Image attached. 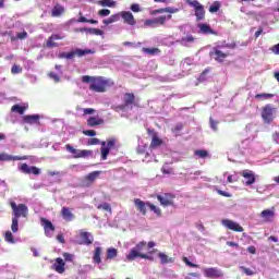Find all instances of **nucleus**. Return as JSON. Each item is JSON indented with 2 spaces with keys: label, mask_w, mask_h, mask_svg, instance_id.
I'll use <instances>...</instances> for the list:
<instances>
[{
  "label": "nucleus",
  "mask_w": 279,
  "mask_h": 279,
  "mask_svg": "<svg viewBox=\"0 0 279 279\" xmlns=\"http://www.w3.org/2000/svg\"><path fill=\"white\" fill-rule=\"evenodd\" d=\"M82 82L89 84V90L94 93H106L110 86H114V82L110 78H105L101 76H88L82 77Z\"/></svg>",
  "instance_id": "nucleus-1"
},
{
  "label": "nucleus",
  "mask_w": 279,
  "mask_h": 279,
  "mask_svg": "<svg viewBox=\"0 0 279 279\" xmlns=\"http://www.w3.org/2000/svg\"><path fill=\"white\" fill-rule=\"evenodd\" d=\"M90 53H95L92 49H75L70 52H60L58 58L61 60H74V58H83V56H88Z\"/></svg>",
  "instance_id": "nucleus-2"
},
{
  "label": "nucleus",
  "mask_w": 279,
  "mask_h": 279,
  "mask_svg": "<svg viewBox=\"0 0 279 279\" xmlns=\"http://www.w3.org/2000/svg\"><path fill=\"white\" fill-rule=\"evenodd\" d=\"M276 112H278V109L271 105H266L262 109V119L264 123H271L274 119H276Z\"/></svg>",
  "instance_id": "nucleus-3"
},
{
  "label": "nucleus",
  "mask_w": 279,
  "mask_h": 279,
  "mask_svg": "<svg viewBox=\"0 0 279 279\" xmlns=\"http://www.w3.org/2000/svg\"><path fill=\"white\" fill-rule=\"evenodd\" d=\"M187 5L194 8L196 21H204L206 19V10L197 0H187Z\"/></svg>",
  "instance_id": "nucleus-4"
},
{
  "label": "nucleus",
  "mask_w": 279,
  "mask_h": 279,
  "mask_svg": "<svg viewBox=\"0 0 279 279\" xmlns=\"http://www.w3.org/2000/svg\"><path fill=\"white\" fill-rule=\"evenodd\" d=\"M11 208L13 211V217L20 219V217H27L29 209L27 208V205L25 204H19L11 202Z\"/></svg>",
  "instance_id": "nucleus-5"
},
{
  "label": "nucleus",
  "mask_w": 279,
  "mask_h": 279,
  "mask_svg": "<svg viewBox=\"0 0 279 279\" xmlns=\"http://www.w3.org/2000/svg\"><path fill=\"white\" fill-rule=\"evenodd\" d=\"M221 46L214 47L209 51V58L213 60H216V62H223L228 56H230V52H223L220 50Z\"/></svg>",
  "instance_id": "nucleus-6"
},
{
  "label": "nucleus",
  "mask_w": 279,
  "mask_h": 279,
  "mask_svg": "<svg viewBox=\"0 0 279 279\" xmlns=\"http://www.w3.org/2000/svg\"><path fill=\"white\" fill-rule=\"evenodd\" d=\"M240 175H242V178H244L245 186H252V184H255V182H256V174L252 170H243L240 172Z\"/></svg>",
  "instance_id": "nucleus-7"
},
{
  "label": "nucleus",
  "mask_w": 279,
  "mask_h": 279,
  "mask_svg": "<svg viewBox=\"0 0 279 279\" xmlns=\"http://www.w3.org/2000/svg\"><path fill=\"white\" fill-rule=\"evenodd\" d=\"M114 143H117V141L114 140H109L107 142V146H106V142H101V159L102 160H107L108 159V155L110 154V149H112V147H114Z\"/></svg>",
  "instance_id": "nucleus-8"
},
{
  "label": "nucleus",
  "mask_w": 279,
  "mask_h": 279,
  "mask_svg": "<svg viewBox=\"0 0 279 279\" xmlns=\"http://www.w3.org/2000/svg\"><path fill=\"white\" fill-rule=\"evenodd\" d=\"M221 225L228 230H232L233 232H243V227L233 220L222 219Z\"/></svg>",
  "instance_id": "nucleus-9"
},
{
  "label": "nucleus",
  "mask_w": 279,
  "mask_h": 279,
  "mask_svg": "<svg viewBox=\"0 0 279 279\" xmlns=\"http://www.w3.org/2000/svg\"><path fill=\"white\" fill-rule=\"evenodd\" d=\"M205 278H223V272L219 268H203Z\"/></svg>",
  "instance_id": "nucleus-10"
},
{
  "label": "nucleus",
  "mask_w": 279,
  "mask_h": 279,
  "mask_svg": "<svg viewBox=\"0 0 279 279\" xmlns=\"http://www.w3.org/2000/svg\"><path fill=\"white\" fill-rule=\"evenodd\" d=\"M19 170L22 173H26V174L33 173V175H40V168H38L36 166H29L27 163H22L19 167Z\"/></svg>",
  "instance_id": "nucleus-11"
},
{
  "label": "nucleus",
  "mask_w": 279,
  "mask_h": 279,
  "mask_svg": "<svg viewBox=\"0 0 279 279\" xmlns=\"http://www.w3.org/2000/svg\"><path fill=\"white\" fill-rule=\"evenodd\" d=\"M40 221L41 226L44 227L46 236H53V232H56V227L53 223H51V221L46 218H41Z\"/></svg>",
  "instance_id": "nucleus-12"
},
{
  "label": "nucleus",
  "mask_w": 279,
  "mask_h": 279,
  "mask_svg": "<svg viewBox=\"0 0 279 279\" xmlns=\"http://www.w3.org/2000/svg\"><path fill=\"white\" fill-rule=\"evenodd\" d=\"M126 258L129 260H136V258H145L146 260H154L153 256H149L147 254L137 253L135 250H131L128 254Z\"/></svg>",
  "instance_id": "nucleus-13"
},
{
  "label": "nucleus",
  "mask_w": 279,
  "mask_h": 279,
  "mask_svg": "<svg viewBox=\"0 0 279 279\" xmlns=\"http://www.w3.org/2000/svg\"><path fill=\"white\" fill-rule=\"evenodd\" d=\"M157 199L161 206H173V195L171 194L157 195Z\"/></svg>",
  "instance_id": "nucleus-14"
},
{
  "label": "nucleus",
  "mask_w": 279,
  "mask_h": 279,
  "mask_svg": "<svg viewBox=\"0 0 279 279\" xmlns=\"http://www.w3.org/2000/svg\"><path fill=\"white\" fill-rule=\"evenodd\" d=\"M120 16H122V19H123L124 23H126V25H131V26L136 25V19H134V14H132V12L123 11L120 13Z\"/></svg>",
  "instance_id": "nucleus-15"
},
{
  "label": "nucleus",
  "mask_w": 279,
  "mask_h": 279,
  "mask_svg": "<svg viewBox=\"0 0 279 279\" xmlns=\"http://www.w3.org/2000/svg\"><path fill=\"white\" fill-rule=\"evenodd\" d=\"M64 36L52 34L46 41V47L48 49H53V47H59L58 43H54L53 40H63Z\"/></svg>",
  "instance_id": "nucleus-16"
},
{
  "label": "nucleus",
  "mask_w": 279,
  "mask_h": 279,
  "mask_svg": "<svg viewBox=\"0 0 279 279\" xmlns=\"http://www.w3.org/2000/svg\"><path fill=\"white\" fill-rule=\"evenodd\" d=\"M80 234L83 240L82 242H78L80 245H93V241H95V239L90 232L81 231Z\"/></svg>",
  "instance_id": "nucleus-17"
},
{
  "label": "nucleus",
  "mask_w": 279,
  "mask_h": 279,
  "mask_svg": "<svg viewBox=\"0 0 279 279\" xmlns=\"http://www.w3.org/2000/svg\"><path fill=\"white\" fill-rule=\"evenodd\" d=\"M101 175V171L90 172L85 177L84 186H90Z\"/></svg>",
  "instance_id": "nucleus-18"
},
{
  "label": "nucleus",
  "mask_w": 279,
  "mask_h": 279,
  "mask_svg": "<svg viewBox=\"0 0 279 279\" xmlns=\"http://www.w3.org/2000/svg\"><path fill=\"white\" fill-rule=\"evenodd\" d=\"M180 10L178 8H173V7H167L163 9H156L153 11V14H175L178 13Z\"/></svg>",
  "instance_id": "nucleus-19"
},
{
  "label": "nucleus",
  "mask_w": 279,
  "mask_h": 279,
  "mask_svg": "<svg viewBox=\"0 0 279 279\" xmlns=\"http://www.w3.org/2000/svg\"><path fill=\"white\" fill-rule=\"evenodd\" d=\"M64 259H62L61 257L56 258V263L53 264L54 271H57V274H64Z\"/></svg>",
  "instance_id": "nucleus-20"
},
{
  "label": "nucleus",
  "mask_w": 279,
  "mask_h": 279,
  "mask_svg": "<svg viewBox=\"0 0 279 279\" xmlns=\"http://www.w3.org/2000/svg\"><path fill=\"white\" fill-rule=\"evenodd\" d=\"M260 217H262V219H264L267 222L274 221V217H276V213L274 211V208L265 209L260 213Z\"/></svg>",
  "instance_id": "nucleus-21"
},
{
  "label": "nucleus",
  "mask_w": 279,
  "mask_h": 279,
  "mask_svg": "<svg viewBox=\"0 0 279 279\" xmlns=\"http://www.w3.org/2000/svg\"><path fill=\"white\" fill-rule=\"evenodd\" d=\"M61 216L64 221H73V219H75V215L71 213V209L69 207H62Z\"/></svg>",
  "instance_id": "nucleus-22"
},
{
  "label": "nucleus",
  "mask_w": 279,
  "mask_h": 279,
  "mask_svg": "<svg viewBox=\"0 0 279 279\" xmlns=\"http://www.w3.org/2000/svg\"><path fill=\"white\" fill-rule=\"evenodd\" d=\"M0 160L1 161H10V160H27V156H11L5 153L0 154Z\"/></svg>",
  "instance_id": "nucleus-23"
},
{
  "label": "nucleus",
  "mask_w": 279,
  "mask_h": 279,
  "mask_svg": "<svg viewBox=\"0 0 279 279\" xmlns=\"http://www.w3.org/2000/svg\"><path fill=\"white\" fill-rule=\"evenodd\" d=\"M87 125L89 128H96V125H104V119L98 118V117H90L87 120Z\"/></svg>",
  "instance_id": "nucleus-24"
},
{
  "label": "nucleus",
  "mask_w": 279,
  "mask_h": 279,
  "mask_svg": "<svg viewBox=\"0 0 279 279\" xmlns=\"http://www.w3.org/2000/svg\"><path fill=\"white\" fill-rule=\"evenodd\" d=\"M134 204H135L137 210H140V213H142V215H147V206H146L145 202L141 201V198H136L134 201Z\"/></svg>",
  "instance_id": "nucleus-25"
},
{
  "label": "nucleus",
  "mask_w": 279,
  "mask_h": 279,
  "mask_svg": "<svg viewBox=\"0 0 279 279\" xmlns=\"http://www.w3.org/2000/svg\"><path fill=\"white\" fill-rule=\"evenodd\" d=\"M62 14H64V7L61 4H56L51 10V16L58 17L62 16Z\"/></svg>",
  "instance_id": "nucleus-26"
},
{
  "label": "nucleus",
  "mask_w": 279,
  "mask_h": 279,
  "mask_svg": "<svg viewBox=\"0 0 279 279\" xmlns=\"http://www.w3.org/2000/svg\"><path fill=\"white\" fill-rule=\"evenodd\" d=\"M135 99L136 97L134 96V94L126 93L124 95V105L128 106L130 110H132V105L134 104Z\"/></svg>",
  "instance_id": "nucleus-27"
},
{
  "label": "nucleus",
  "mask_w": 279,
  "mask_h": 279,
  "mask_svg": "<svg viewBox=\"0 0 279 279\" xmlns=\"http://www.w3.org/2000/svg\"><path fill=\"white\" fill-rule=\"evenodd\" d=\"M172 13L168 14V15H160L159 17H155L157 25H165L167 23V21H171V19H173V15H171Z\"/></svg>",
  "instance_id": "nucleus-28"
},
{
  "label": "nucleus",
  "mask_w": 279,
  "mask_h": 279,
  "mask_svg": "<svg viewBox=\"0 0 279 279\" xmlns=\"http://www.w3.org/2000/svg\"><path fill=\"white\" fill-rule=\"evenodd\" d=\"M81 32H86L87 34H90L92 36H104V31L99 28H83Z\"/></svg>",
  "instance_id": "nucleus-29"
},
{
  "label": "nucleus",
  "mask_w": 279,
  "mask_h": 279,
  "mask_svg": "<svg viewBox=\"0 0 279 279\" xmlns=\"http://www.w3.org/2000/svg\"><path fill=\"white\" fill-rule=\"evenodd\" d=\"M198 27L202 34H215V31L208 24H199Z\"/></svg>",
  "instance_id": "nucleus-30"
},
{
  "label": "nucleus",
  "mask_w": 279,
  "mask_h": 279,
  "mask_svg": "<svg viewBox=\"0 0 279 279\" xmlns=\"http://www.w3.org/2000/svg\"><path fill=\"white\" fill-rule=\"evenodd\" d=\"M93 260L97 265H99V263H101V247L98 246L95 248Z\"/></svg>",
  "instance_id": "nucleus-31"
},
{
  "label": "nucleus",
  "mask_w": 279,
  "mask_h": 279,
  "mask_svg": "<svg viewBox=\"0 0 279 279\" xmlns=\"http://www.w3.org/2000/svg\"><path fill=\"white\" fill-rule=\"evenodd\" d=\"M158 257L161 260V265H168L169 263H173V258L168 257L167 254H165V253H159Z\"/></svg>",
  "instance_id": "nucleus-32"
},
{
  "label": "nucleus",
  "mask_w": 279,
  "mask_h": 279,
  "mask_svg": "<svg viewBox=\"0 0 279 279\" xmlns=\"http://www.w3.org/2000/svg\"><path fill=\"white\" fill-rule=\"evenodd\" d=\"M40 119V116L33 114V116H24L25 123H36Z\"/></svg>",
  "instance_id": "nucleus-33"
},
{
  "label": "nucleus",
  "mask_w": 279,
  "mask_h": 279,
  "mask_svg": "<svg viewBox=\"0 0 279 279\" xmlns=\"http://www.w3.org/2000/svg\"><path fill=\"white\" fill-rule=\"evenodd\" d=\"M27 38V32L23 31L22 33H17L16 37H11L12 43H16V40H25Z\"/></svg>",
  "instance_id": "nucleus-34"
},
{
  "label": "nucleus",
  "mask_w": 279,
  "mask_h": 279,
  "mask_svg": "<svg viewBox=\"0 0 279 279\" xmlns=\"http://www.w3.org/2000/svg\"><path fill=\"white\" fill-rule=\"evenodd\" d=\"M142 51L148 56H156V53H160V49L158 48H143Z\"/></svg>",
  "instance_id": "nucleus-35"
},
{
  "label": "nucleus",
  "mask_w": 279,
  "mask_h": 279,
  "mask_svg": "<svg viewBox=\"0 0 279 279\" xmlns=\"http://www.w3.org/2000/svg\"><path fill=\"white\" fill-rule=\"evenodd\" d=\"M187 43H195V37H193V35H187L181 38V45H183V47H186Z\"/></svg>",
  "instance_id": "nucleus-36"
},
{
  "label": "nucleus",
  "mask_w": 279,
  "mask_h": 279,
  "mask_svg": "<svg viewBox=\"0 0 279 279\" xmlns=\"http://www.w3.org/2000/svg\"><path fill=\"white\" fill-rule=\"evenodd\" d=\"M118 251L114 247L107 250V258L112 260V258H117Z\"/></svg>",
  "instance_id": "nucleus-37"
},
{
  "label": "nucleus",
  "mask_w": 279,
  "mask_h": 279,
  "mask_svg": "<svg viewBox=\"0 0 279 279\" xmlns=\"http://www.w3.org/2000/svg\"><path fill=\"white\" fill-rule=\"evenodd\" d=\"M25 110H26V108L25 107H21L20 105H14L11 108V111L12 112H17V114H25Z\"/></svg>",
  "instance_id": "nucleus-38"
},
{
  "label": "nucleus",
  "mask_w": 279,
  "mask_h": 279,
  "mask_svg": "<svg viewBox=\"0 0 279 279\" xmlns=\"http://www.w3.org/2000/svg\"><path fill=\"white\" fill-rule=\"evenodd\" d=\"M146 206H148L149 209L153 210V213H155V215H157V217H160V215H162L161 210L156 205L146 203Z\"/></svg>",
  "instance_id": "nucleus-39"
},
{
  "label": "nucleus",
  "mask_w": 279,
  "mask_h": 279,
  "mask_svg": "<svg viewBox=\"0 0 279 279\" xmlns=\"http://www.w3.org/2000/svg\"><path fill=\"white\" fill-rule=\"evenodd\" d=\"M128 109H130V107L125 104L112 107V110H114L116 112H119L120 110L122 112H128Z\"/></svg>",
  "instance_id": "nucleus-40"
},
{
  "label": "nucleus",
  "mask_w": 279,
  "mask_h": 279,
  "mask_svg": "<svg viewBox=\"0 0 279 279\" xmlns=\"http://www.w3.org/2000/svg\"><path fill=\"white\" fill-rule=\"evenodd\" d=\"M11 230L14 233L19 232V218H16V217L12 218Z\"/></svg>",
  "instance_id": "nucleus-41"
},
{
  "label": "nucleus",
  "mask_w": 279,
  "mask_h": 279,
  "mask_svg": "<svg viewBox=\"0 0 279 279\" xmlns=\"http://www.w3.org/2000/svg\"><path fill=\"white\" fill-rule=\"evenodd\" d=\"M98 210H106L107 213H112V207H110V204L104 203L97 206Z\"/></svg>",
  "instance_id": "nucleus-42"
},
{
  "label": "nucleus",
  "mask_w": 279,
  "mask_h": 279,
  "mask_svg": "<svg viewBox=\"0 0 279 279\" xmlns=\"http://www.w3.org/2000/svg\"><path fill=\"white\" fill-rule=\"evenodd\" d=\"M4 239L8 243H12V244L16 243L14 241V235L12 234V231H7L4 234Z\"/></svg>",
  "instance_id": "nucleus-43"
},
{
  "label": "nucleus",
  "mask_w": 279,
  "mask_h": 279,
  "mask_svg": "<svg viewBox=\"0 0 279 279\" xmlns=\"http://www.w3.org/2000/svg\"><path fill=\"white\" fill-rule=\"evenodd\" d=\"M78 23H90L92 25H97V23H99V21H97V20H88V19H86L84 16H81L78 19Z\"/></svg>",
  "instance_id": "nucleus-44"
},
{
  "label": "nucleus",
  "mask_w": 279,
  "mask_h": 279,
  "mask_svg": "<svg viewBox=\"0 0 279 279\" xmlns=\"http://www.w3.org/2000/svg\"><path fill=\"white\" fill-rule=\"evenodd\" d=\"M93 155V150H80L76 157L78 158H88V156Z\"/></svg>",
  "instance_id": "nucleus-45"
},
{
  "label": "nucleus",
  "mask_w": 279,
  "mask_h": 279,
  "mask_svg": "<svg viewBox=\"0 0 279 279\" xmlns=\"http://www.w3.org/2000/svg\"><path fill=\"white\" fill-rule=\"evenodd\" d=\"M160 145H162V140L158 138V137H153V141L150 143V147H160Z\"/></svg>",
  "instance_id": "nucleus-46"
},
{
  "label": "nucleus",
  "mask_w": 279,
  "mask_h": 279,
  "mask_svg": "<svg viewBox=\"0 0 279 279\" xmlns=\"http://www.w3.org/2000/svg\"><path fill=\"white\" fill-rule=\"evenodd\" d=\"M145 245H147L146 242H140L136 244L135 247H133L132 250H134L135 252H137V254H141V252H143V247H145Z\"/></svg>",
  "instance_id": "nucleus-47"
},
{
  "label": "nucleus",
  "mask_w": 279,
  "mask_h": 279,
  "mask_svg": "<svg viewBox=\"0 0 279 279\" xmlns=\"http://www.w3.org/2000/svg\"><path fill=\"white\" fill-rule=\"evenodd\" d=\"M100 5H102V8H113L114 1H112V0H101Z\"/></svg>",
  "instance_id": "nucleus-48"
},
{
  "label": "nucleus",
  "mask_w": 279,
  "mask_h": 279,
  "mask_svg": "<svg viewBox=\"0 0 279 279\" xmlns=\"http://www.w3.org/2000/svg\"><path fill=\"white\" fill-rule=\"evenodd\" d=\"M274 94H257L255 95V99H271Z\"/></svg>",
  "instance_id": "nucleus-49"
},
{
  "label": "nucleus",
  "mask_w": 279,
  "mask_h": 279,
  "mask_svg": "<svg viewBox=\"0 0 279 279\" xmlns=\"http://www.w3.org/2000/svg\"><path fill=\"white\" fill-rule=\"evenodd\" d=\"M63 258L66 263H73L75 255L70 254V253H63Z\"/></svg>",
  "instance_id": "nucleus-50"
},
{
  "label": "nucleus",
  "mask_w": 279,
  "mask_h": 279,
  "mask_svg": "<svg viewBox=\"0 0 279 279\" xmlns=\"http://www.w3.org/2000/svg\"><path fill=\"white\" fill-rule=\"evenodd\" d=\"M195 156H198V158H207L208 151L207 150H195Z\"/></svg>",
  "instance_id": "nucleus-51"
},
{
  "label": "nucleus",
  "mask_w": 279,
  "mask_h": 279,
  "mask_svg": "<svg viewBox=\"0 0 279 279\" xmlns=\"http://www.w3.org/2000/svg\"><path fill=\"white\" fill-rule=\"evenodd\" d=\"M144 25H146L147 27H150V26H156V25H158V24H157L156 17H155V19H153V20H146V21L144 22Z\"/></svg>",
  "instance_id": "nucleus-52"
},
{
  "label": "nucleus",
  "mask_w": 279,
  "mask_h": 279,
  "mask_svg": "<svg viewBox=\"0 0 279 279\" xmlns=\"http://www.w3.org/2000/svg\"><path fill=\"white\" fill-rule=\"evenodd\" d=\"M48 77H50V80H53V82H60V76H58L56 72H49Z\"/></svg>",
  "instance_id": "nucleus-53"
},
{
  "label": "nucleus",
  "mask_w": 279,
  "mask_h": 279,
  "mask_svg": "<svg viewBox=\"0 0 279 279\" xmlns=\"http://www.w3.org/2000/svg\"><path fill=\"white\" fill-rule=\"evenodd\" d=\"M209 123H210L211 130H214V132H217V125H219V122H217L213 118H210Z\"/></svg>",
  "instance_id": "nucleus-54"
},
{
  "label": "nucleus",
  "mask_w": 279,
  "mask_h": 279,
  "mask_svg": "<svg viewBox=\"0 0 279 279\" xmlns=\"http://www.w3.org/2000/svg\"><path fill=\"white\" fill-rule=\"evenodd\" d=\"M184 128L182 123H177L174 128H172V132L175 134L178 132H181V130Z\"/></svg>",
  "instance_id": "nucleus-55"
},
{
  "label": "nucleus",
  "mask_w": 279,
  "mask_h": 279,
  "mask_svg": "<svg viewBox=\"0 0 279 279\" xmlns=\"http://www.w3.org/2000/svg\"><path fill=\"white\" fill-rule=\"evenodd\" d=\"M99 16H110V10L108 9H102L98 11Z\"/></svg>",
  "instance_id": "nucleus-56"
},
{
  "label": "nucleus",
  "mask_w": 279,
  "mask_h": 279,
  "mask_svg": "<svg viewBox=\"0 0 279 279\" xmlns=\"http://www.w3.org/2000/svg\"><path fill=\"white\" fill-rule=\"evenodd\" d=\"M83 134H85V136H97V132L95 130L83 131Z\"/></svg>",
  "instance_id": "nucleus-57"
},
{
  "label": "nucleus",
  "mask_w": 279,
  "mask_h": 279,
  "mask_svg": "<svg viewBox=\"0 0 279 279\" xmlns=\"http://www.w3.org/2000/svg\"><path fill=\"white\" fill-rule=\"evenodd\" d=\"M270 51H272L275 53V56H279V43L277 45H274L270 48Z\"/></svg>",
  "instance_id": "nucleus-58"
},
{
  "label": "nucleus",
  "mask_w": 279,
  "mask_h": 279,
  "mask_svg": "<svg viewBox=\"0 0 279 279\" xmlns=\"http://www.w3.org/2000/svg\"><path fill=\"white\" fill-rule=\"evenodd\" d=\"M206 77H208V72L204 71L199 77H198V82H206Z\"/></svg>",
  "instance_id": "nucleus-59"
},
{
  "label": "nucleus",
  "mask_w": 279,
  "mask_h": 279,
  "mask_svg": "<svg viewBox=\"0 0 279 279\" xmlns=\"http://www.w3.org/2000/svg\"><path fill=\"white\" fill-rule=\"evenodd\" d=\"M219 4H213L209 7V12L215 13V12H219Z\"/></svg>",
  "instance_id": "nucleus-60"
},
{
  "label": "nucleus",
  "mask_w": 279,
  "mask_h": 279,
  "mask_svg": "<svg viewBox=\"0 0 279 279\" xmlns=\"http://www.w3.org/2000/svg\"><path fill=\"white\" fill-rule=\"evenodd\" d=\"M183 262L185 263V265H187V267H198L196 264H193L191 260H189V258L184 257Z\"/></svg>",
  "instance_id": "nucleus-61"
},
{
  "label": "nucleus",
  "mask_w": 279,
  "mask_h": 279,
  "mask_svg": "<svg viewBox=\"0 0 279 279\" xmlns=\"http://www.w3.org/2000/svg\"><path fill=\"white\" fill-rule=\"evenodd\" d=\"M100 141L97 137H93L89 142L88 145H99Z\"/></svg>",
  "instance_id": "nucleus-62"
},
{
  "label": "nucleus",
  "mask_w": 279,
  "mask_h": 279,
  "mask_svg": "<svg viewBox=\"0 0 279 279\" xmlns=\"http://www.w3.org/2000/svg\"><path fill=\"white\" fill-rule=\"evenodd\" d=\"M132 12H141V5L138 4H132L131 5Z\"/></svg>",
  "instance_id": "nucleus-63"
},
{
  "label": "nucleus",
  "mask_w": 279,
  "mask_h": 279,
  "mask_svg": "<svg viewBox=\"0 0 279 279\" xmlns=\"http://www.w3.org/2000/svg\"><path fill=\"white\" fill-rule=\"evenodd\" d=\"M223 47L227 49H236V44L233 41L231 44H226Z\"/></svg>",
  "instance_id": "nucleus-64"
}]
</instances>
